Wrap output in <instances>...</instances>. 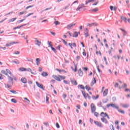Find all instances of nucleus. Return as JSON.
Wrapping results in <instances>:
<instances>
[{
    "label": "nucleus",
    "mask_w": 130,
    "mask_h": 130,
    "mask_svg": "<svg viewBox=\"0 0 130 130\" xmlns=\"http://www.w3.org/2000/svg\"><path fill=\"white\" fill-rule=\"evenodd\" d=\"M110 9L111 10V11H113V6H110Z\"/></svg>",
    "instance_id": "63"
},
{
    "label": "nucleus",
    "mask_w": 130,
    "mask_h": 130,
    "mask_svg": "<svg viewBox=\"0 0 130 130\" xmlns=\"http://www.w3.org/2000/svg\"><path fill=\"white\" fill-rule=\"evenodd\" d=\"M107 107H114V104H109L107 105Z\"/></svg>",
    "instance_id": "36"
},
{
    "label": "nucleus",
    "mask_w": 130,
    "mask_h": 130,
    "mask_svg": "<svg viewBox=\"0 0 130 130\" xmlns=\"http://www.w3.org/2000/svg\"><path fill=\"white\" fill-rule=\"evenodd\" d=\"M19 71H20V72H26L27 71V69L21 67L19 69Z\"/></svg>",
    "instance_id": "17"
},
{
    "label": "nucleus",
    "mask_w": 130,
    "mask_h": 130,
    "mask_svg": "<svg viewBox=\"0 0 130 130\" xmlns=\"http://www.w3.org/2000/svg\"><path fill=\"white\" fill-rule=\"evenodd\" d=\"M82 94L83 95V96L84 97L85 99H87L88 98V99H91V96L90 95H89V94L88 93H86V92H85V91H81Z\"/></svg>",
    "instance_id": "5"
},
{
    "label": "nucleus",
    "mask_w": 130,
    "mask_h": 130,
    "mask_svg": "<svg viewBox=\"0 0 130 130\" xmlns=\"http://www.w3.org/2000/svg\"><path fill=\"white\" fill-rule=\"evenodd\" d=\"M118 112H120V113H122V114H124L125 112L124 111H123V110H118Z\"/></svg>",
    "instance_id": "39"
},
{
    "label": "nucleus",
    "mask_w": 130,
    "mask_h": 130,
    "mask_svg": "<svg viewBox=\"0 0 130 130\" xmlns=\"http://www.w3.org/2000/svg\"><path fill=\"white\" fill-rule=\"evenodd\" d=\"M60 47H61V45H58L56 48L58 49V50H60Z\"/></svg>",
    "instance_id": "47"
},
{
    "label": "nucleus",
    "mask_w": 130,
    "mask_h": 130,
    "mask_svg": "<svg viewBox=\"0 0 130 130\" xmlns=\"http://www.w3.org/2000/svg\"><path fill=\"white\" fill-rule=\"evenodd\" d=\"M83 69L84 70V71H85V72H87L88 71V68L87 67H84L83 68Z\"/></svg>",
    "instance_id": "55"
},
{
    "label": "nucleus",
    "mask_w": 130,
    "mask_h": 130,
    "mask_svg": "<svg viewBox=\"0 0 130 130\" xmlns=\"http://www.w3.org/2000/svg\"><path fill=\"white\" fill-rule=\"evenodd\" d=\"M26 71H27V72H30L31 74H32V75H35V74H34L33 72H32V70H31V69L30 68L26 69Z\"/></svg>",
    "instance_id": "38"
},
{
    "label": "nucleus",
    "mask_w": 130,
    "mask_h": 130,
    "mask_svg": "<svg viewBox=\"0 0 130 130\" xmlns=\"http://www.w3.org/2000/svg\"><path fill=\"white\" fill-rule=\"evenodd\" d=\"M36 45H38V46H40L41 45V42L38 41V40H36Z\"/></svg>",
    "instance_id": "27"
},
{
    "label": "nucleus",
    "mask_w": 130,
    "mask_h": 130,
    "mask_svg": "<svg viewBox=\"0 0 130 130\" xmlns=\"http://www.w3.org/2000/svg\"><path fill=\"white\" fill-rule=\"evenodd\" d=\"M14 53V54H20V52L16 51V52H15Z\"/></svg>",
    "instance_id": "62"
},
{
    "label": "nucleus",
    "mask_w": 130,
    "mask_h": 130,
    "mask_svg": "<svg viewBox=\"0 0 130 130\" xmlns=\"http://www.w3.org/2000/svg\"><path fill=\"white\" fill-rule=\"evenodd\" d=\"M98 11H99V8H95L91 10L93 13H96V12H98Z\"/></svg>",
    "instance_id": "24"
},
{
    "label": "nucleus",
    "mask_w": 130,
    "mask_h": 130,
    "mask_svg": "<svg viewBox=\"0 0 130 130\" xmlns=\"http://www.w3.org/2000/svg\"><path fill=\"white\" fill-rule=\"evenodd\" d=\"M41 76H42V77H47V76H48V74H47V72H43L41 74Z\"/></svg>",
    "instance_id": "23"
},
{
    "label": "nucleus",
    "mask_w": 130,
    "mask_h": 130,
    "mask_svg": "<svg viewBox=\"0 0 130 130\" xmlns=\"http://www.w3.org/2000/svg\"><path fill=\"white\" fill-rule=\"evenodd\" d=\"M49 10H51V7L45 9L43 11V12H44V11H48Z\"/></svg>",
    "instance_id": "59"
},
{
    "label": "nucleus",
    "mask_w": 130,
    "mask_h": 130,
    "mask_svg": "<svg viewBox=\"0 0 130 130\" xmlns=\"http://www.w3.org/2000/svg\"><path fill=\"white\" fill-rule=\"evenodd\" d=\"M4 77H3V74H0V80H3Z\"/></svg>",
    "instance_id": "58"
},
{
    "label": "nucleus",
    "mask_w": 130,
    "mask_h": 130,
    "mask_svg": "<svg viewBox=\"0 0 130 130\" xmlns=\"http://www.w3.org/2000/svg\"><path fill=\"white\" fill-rule=\"evenodd\" d=\"M98 24L96 23H88L87 26L89 27H92V26H98Z\"/></svg>",
    "instance_id": "14"
},
{
    "label": "nucleus",
    "mask_w": 130,
    "mask_h": 130,
    "mask_svg": "<svg viewBox=\"0 0 130 130\" xmlns=\"http://www.w3.org/2000/svg\"><path fill=\"white\" fill-rule=\"evenodd\" d=\"M72 36L75 38L78 37V36H79V35H78V32L75 31L73 34Z\"/></svg>",
    "instance_id": "25"
},
{
    "label": "nucleus",
    "mask_w": 130,
    "mask_h": 130,
    "mask_svg": "<svg viewBox=\"0 0 130 130\" xmlns=\"http://www.w3.org/2000/svg\"><path fill=\"white\" fill-rule=\"evenodd\" d=\"M21 82L23 84H26L27 83V79L25 78H22L21 79Z\"/></svg>",
    "instance_id": "15"
},
{
    "label": "nucleus",
    "mask_w": 130,
    "mask_h": 130,
    "mask_svg": "<svg viewBox=\"0 0 130 130\" xmlns=\"http://www.w3.org/2000/svg\"><path fill=\"white\" fill-rule=\"evenodd\" d=\"M48 45L49 46V47H52L53 45H52V44L51 43V42H50V41H48Z\"/></svg>",
    "instance_id": "37"
},
{
    "label": "nucleus",
    "mask_w": 130,
    "mask_h": 130,
    "mask_svg": "<svg viewBox=\"0 0 130 130\" xmlns=\"http://www.w3.org/2000/svg\"><path fill=\"white\" fill-rule=\"evenodd\" d=\"M85 89L87 90V91H90V90H91V88L88 85L85 86Z\"/></svg>",
    "instance_id": "34"
},
{
    "label": "nucleus",
    "mask_w": 130,
    "mask_h": 130,
    "mask_svg": "<svg viewBox=\"0 0 130 130\" xmlns=\"http://www.w3.org/2000/svg\"><path fill=\"white\" fill-rule=\"evenodd\" d=\"M118 83H116L115 84V87H118Z\"/></svg>",
    "instance_id": "64"
},
{
    "label": "nucleus",
    "mask_w": 130,
    "mask_h": 130,
    "mask_svg": "<svg viewBox=\"0 0 130 130\" xmlns=\"http://www.w3.org/2000/svg\"><path fill=\"white\" fill-rule=\"evenodd\" d=\"M84 35H85V37H88L89 36V30L87 28L86 29V32H84Z\"/></svg>",
    "instance_id": "21"
},
{
    "label": "nucleus",
    "mask_w": 130,
    "mask_h": 130,
    "mask_svg": "<svg viewBox=\"0 0 130 130\" xmlns=\"http://www.w3.org/2000/svg\"><path fill=\"white\" fill-rule=\"evenodd\" d=\"M80 58H81V57H80V56H77L76 57V60H79V59H80Z\"/></svg>",
    "instance_id": "56"
},
{
    "label": "nucleus",
    "mask_w": 130,
    "mask_h": 130,
    "mask_svg": "<svg viewBox=\"0 0 130 130\" xmlns=\"http://www.w3.org/2000/svg\"><path fill=\"white\" fill-rule=\"evenodd\" d=\"M49 101V98H48V96H46V103H48V101Z\"/></svg>",
    "instance_id": "49"
},
{
    "label": "nucleus",
    "mask_w": 130,
    "mask_h": 130,
    "mask_svg": "<svg viewBox=\"0 0 130 130\" xmlns=\"http://www.w3.org/2000/svg\"><path fill=\"white\" fill-rule=\"evenodd\" d=\"M6 71L7 72H8V73L10 75H7L8 80L9 81L11 82V84L12 85H13V81H14V80H16V77H15V76H14V75H13V73H12V72L10 71V70L7 69Z\"/></svg>",
    "instance_id": "1"
},
{
    "label": "nucleus",
    "mask_w": 130,
    "mask_h": 130,
    "mask_svg": "<svg viewBox=\"0 0 130 130\" xmlns=\"http://www.w3.org/2000/svg\"><path fill=\"white\" fill-rule=\"evenodd\" d=\"M63 42L64 44H65V45H68V42H67V41H66V40H63Z\"/></svg>",
    "instance_id": "57"
},
{
    "label": "nucleus",
    "mask_w": 130,
    "mask_h": 130,
    "mask_svg": "<svg viewBox=\"0 0 130 130\" xmlns=\"http://www.w3.org/2000/svg\"><path fill=\"white\" fill-rule=\"evenodd\" d=\"M121 20H123V21L125 22V23H126V21H127V19L126 18V17L121 16Z\"/></svg>",
    "instance_id": "32"
},
{
    "label": "nucleus",
    "mask_w": 130,
    "mask_h": 130,
    "mask_svg": "<svg viewBox=\"0 0 130 130\" xmlns=\"http://www.w3.org/2000/svg\"><path fill=\"white\" fill-rule=\"evenodd\" d=\"M13 44H16V42H11V43H10L9 44H7L6 45V46L7 47H8V46H11V45H13Z\"/></svg>",
    "instance_id": "20"
},
{
    "label": "nucleus",
    "mask_w": 130,
    "mask_h": 130,
    "mask_svg": "<svg viewBox=\"0 0 130 130\" xmlns=\"http://www.w3.org/2000/svg\"><path fill=\"white\" fill-rule=\"evenodd\" d=\"M56 71L59 72V73H61V72H63L64 74H67V71H66V70H59L58 69H56Z\"/></svg>",
    "instance_id": "19"
},
{
    "label": "nucleus",
    "mask_w": 130,
    "mask_h": 130,
    "mask_svg": "<svg viewBox=\"0 0 130 130\" xmlns=\"http://www.w3.org/2000/svg\"><path fill=\"white\" fill-rule=\"evenodd\" d=\"M13 63H16V64H20V62L19 61H12Z\"/></svg>",
    "instance_id": "45"
},
{
    "label": "nucleus",
    "mask_w": 130,
    "mask_h": 130,
    "mask_svg": "<svg viewBox=\"0 0 130 130\" xmlns=\"http://www.w3.org/2000/svg\"><path fill=\"white\" fill-rule=\"evenodd\" d=\"M94 84H96V79L95 78H93V80L91 83V85L93 86Z\"/></svg>",
    "instance_id": "30"
},
{
    "label": "nucleus",
    "mask_w": 130,
    "mask_h": 130,
    "mask_svg": "<svg viewBox=\"0 0 130 130\" xmlns=\"http://www.w3.org/2000/svg\"><path fill=\"white\" fill-rule=\"evenodd\" d=\"M90 110L92 112V113H94L95 111H96V106L94 103H91L90 104Z\"/></svg>",
    "instance_id": "4"
},
{
    "label": "nucleus",
    "mask_w": 130,
    "mask_h": 130,
    "mask_svg": "<svg viewBox=\"0 0 130 130\" xmlns=\"http://www.w3.org/2000/svg\"><path fill=\"white\" fill-rule=\"evenodd\" d=\"M72 83L73 84V85H74V86H77V85H78V83H77V81L76 80L72 81Z\"/></svg>",
    "instance_id": "33"
},
{
    "label": "nucleus",
    "mask_w": 130,
    "mask_h": 130,
    "mask_svg": "<svg viewBox=\"0 0 130 130\" xmlns=\"http://www.w3.org/2000/svg\"><path fill=\"white\" fill-rule=\"evenodd\" d=\"M121 106H122V107H123V108H127L129 105L127 104H121Z\"/></svg>",
    "instance_id": "18"
},
{
    "label": "nucleus",
    "mask_w": 130,
    "mask_h": 130,
    "mask_svg": "<svg viewBox=\"0 0 130 130\" xmlns=\"http://www.w3.org/2000/svg\"><path fill=\"white\" fill-rule=\"evenodd\" d=\"M97 70L99 72V73H101V71L100 70V69H99V66L97 67Z\"/></svg>",
    "instance_id": "60"
},
{
    "label": "nucleus",
    "mask_w": 130,
    "mask_h": 130,
    "mask_svg": "<svg viewBox=\"0 0 130 130\" xmlns=\"http://www.w3.org/2000/svg\"><path fill=\"white\" fill-rule=\"evenodd\" d=\"M11 101L13 103H17V100H16V99H12L11 100Z\"/></svg>",
    "instance_id": "46"
},
{
    "label": "nucleus",
    "mask_w": 130,
    "mask_h": 130,
    "mask_svg": "<svg viewBox=\"0 0 130 130\" xmlns=\"http://www.w3.org/2000/svg\"><path fill=\"white\" fill-rule=\"evenodd\" d=\"M36 84L37 86L39 87V88H40L41 89H42V90H44V88H43V85L39 83L38 82H36Z\"/></svg>",
    "instance_id": "7"
},
{
    "label": "nucleus",
    "mask_w": 130,
    "mask_h": 130,
    "mask_svg": "<svg viewBox=\"0 0 130 130\" xmlns=\"http://www.w3.org/2000/svg\"><path fill=\"white\" fill-rule=\"evenodd\" d=\"M52 50H53V51H54V52H56V49H55V48H53V47H51Z\"/></svg>",
    "instance_id": "48"
},
{
    "label": "nucleus",
    "mask_w": 130,
    "mask_h": 130,
    "mask_svg": "<svg viewBox=\"0 0 130 130\" xmlns=\"http://www.w3.org/2000/svg\"><path fill=\"white\" fill-rule=\"evenodd\" d=\"M95 54H96V55H100V56H101V55H102L101 51H98V50L97 49H95Z\"/></svg>",
    "instance_id": "13"
},
{
    "label": "nucleus",
    "mask_w": 130,
    "mask_h": 130,
    "mask_svg": "<svg viewBox=\"0 0 130 130\" xmlns=\"http://www.w3.org/2000/svg\"><path fill=\"white\" fill-rule=\"evenodd\" d=\"M74 26H76V23H72L67 25V29H71L72 27H74Z\"/></svg>",
    "instance_id": "9"
},
{
    "label": "nucleus",
    "mask_w": 130,
    "mask_h": 130,
    "mask_svg": "<svg viewBox=\"0 0 130 130\" xmlns=\"http://www.w3.org/2000/svg\"><path fill=\"white\" fill-rule=\"evenodd\" d=\"M32 7H33V5H32V6H29L26 7L25 9H26V10H28V9H30V8H32Z\"/></svg>",
    "instance_id": "53"
},
{
    "label": "nucleus",
    "mask_w": 130,
    "mask_h": 130,
    "mask_svg": "<svg viewBox=\"0 0 130 130\" xmlns=\"http://www.w3.org/2000/svg\"><path fill=\"white\" fill-rule=\"evenodd\" d=\"M94 122L95 123V125H97V126H99V127H102L103 126V124H102V123H101V122L94 121Z\"/></svg>",
    "instance_id": "6"
},
{
    "label": "nucleus",
    "mask_w": 130,
    "mask_h": 130,
    "mask_svg": "<svg viewBox=\"0 0 130 130\" xmlns=\"http://www.w3.org/2000/svg\"><path fill=\"white\" fill-rule=\"evenodd\" d=\"M69 45L70 46L71 48H72V49H73L74 48L73 47H77V45H76V43H69Z\"/></svg>",
    "instance_id": "11"
},
{
    "label": "nucleus",
    "mask_w": 130,
    "mask_h": 130,
    "mask_svg": "<svg viewBox=\"0 0 130 130\" xmlns=\"http://www.w3.org/2000/svg\"><path fill=\"white\" fill-rule=\"evenodd\" d=\"M24 21H25V19H22L19 21L18 23H22V22H24Z\"/></svg>",
    "instance_id": "61"
},
{
    "label": "nucleus",
    "mask_w": 130,
    "mask_h": 130,
    "mask_svg": "<svg viewBox=\"0 0 130 130\" xmlns=\"http://www.w3.org/2000/svg\"><path fill=\"white\" fill-rule=\"evenodd\" d=\"M85 6L84 4H81L79 5L78 8L76 9V11H79V12L81 11V9H83V8H84Z\"/></svg>",
    "instance_id": "8"
},
{
    "label": "nucleus",
    "mask_w": 130,
    "mask_h": 130,
    "mask_svg": "<svg viewBox=\"0 0 130 130\" xmlns=\"http://www.w3.org/2000/svg\"><path fill=\"white\" fill-rule=\"evenodd\" d=\"M24 100H26V101H27L26 103H27L28 104H29V103H30V101L27 98H24Z\"/></svg>",
    "instance_id": "44"
},
{
    "label": "nucleus",
    "mask_w": 130,
    "mask_h": 130,
    "mask_svg": "<svg viewBox=\"0 0 130 130\" xmlns=\"http://www.w3.org/2000/svg\"><path fill=\"white\" fill-rule=\"evenodd\" d=\"M54 24H55V25L56 26H57V25H60V22H59L58 21H55L54 22Z\"/></svg>",
    "instance_id": "35"
},
{
    "label": "nucleus",
    "mask_w": 130,
    "mask_h": 130,
    "mask_svg": "<svg viewBox=\"0 0 130 130\" xmlns=\"http://www.w3.org/2000/svg\"><path fill=\"white\" fill-rule=\"evenodd\" d=\"M36 61H37V66H39V62H40V59L39 58H37Z\"/></svg>",
    "instance_id": "41"
},
{
    "label": "nucleus",
    "mask_w": 130,
    "mask_h": 130,
    "mask_svg": "<svg viewBox=\"0 0 130 130\" xmlns=\"http://www.w3.org/2000/svg\"><path fill=\"white\" fill-rule=\"evenodd\" d=\"M108 94V89H105V91L103 92V95L106 96Z\"/></svg>",
    "instance_id": "28"
},
{
    "label": "nucleus",
    "mask_w": 130,
    "mask_h": 130,
    "mask_svg": "<svg viewBox=\"0 0 130 130\" xmlns=\"http://www.w3.org/2000/svg\"><path fill=\"white\" fill-rule=\"evenodd\" d=\"M16 20H17L16 17L10 19L9 20V22H10V23H12L13 22H15V21H16Z\"/></svg>",
    "instance_id": "26"
},
{
    "label": "nucleus",
    "mask_w": 130,
    "mask_h": 130,
    "mask_svg": "<svg viewBox=\"0 0 130 130\" xmlns=\"http://www.w3.org/2000/svg\"><path fill=\"white\" fill-rule=\"evenodd\" d=\"M52 77L55 80H56V81H58V82H61V80H64L66 79V76H62L61 75H53Z\"/></svg>",
    "instance_id": "3"
},
{
    "label": "nucleus",
    "mask_w": 130,
    "mask_h": 130,
    "mask_svg": "<svg viewBox=\"0 0 130 130\" xmlns=\"http://www.w3.org/2000/svg\"><path fill=\"white\" fill-rule=\"evenodd\" d=\"M62 97H63V99H66V98H67V94L63 93L62 94Z\"/></svg>",
    "instance_id": "50"
},
{
    "label": "nucleus",
    "mask_w": 130,
    "mask_h": 130,
    "mask_svg": "<svg viewBox=\"0 0 130 130\" xmlns=\"http://www.w3.org/2000/svg\"><path fill=\"white\" fill-rule=\"evenodd\" d=\"M100 116L102 117V118H101L102 121L103 122H104L105 123H107V119L105 118L107 117L109 119V116H108L107 113L102 112L100 113Z\"/></svg>",
    "instance_id": "2"
},
{
    "label": "nucleus",
    "mask_w": 130,
    "mask_h": 130,
    "mask_svg": "<svg viewBox=\"0 0 130 130\" xmlns=\"http://www.w3.org/2000/svg\"><path fill=\"white\" fill-rule=\"evenodd\" d=\"M95 0H87L85 2V5H88V4H89L90 3H94V1Z\"/></svg>",
    "instance_id": "22"
},
{
    "label": "nucleus",
    "mask_w": 130,
    "mask_h": 130,
    "mask_svg": "<svg viewBox=\"0 0 130 130\" xmlns=\"http://www.w3.org/2000/svg\"><path fill=\"white\" fill-rule=\"evenodd\" d=\"M23 26H26V24L21 25L20 26H17L14 27V30H16V29H20V28H22Z\"/></svg>",
    "instance_id": "29"
},
{
    "label": "nucleus",
    "mask_w": 130,
    "mask_h": 130,
    "mask_svg": "<svg viewBox=\"0 0 130 130\" xmlns=\"http://www.w3.org/2000/svg\"><path fill=\"white\" fill-rule=\"evenodd\" d=\"M78 74H79V76H80V77H83V75H84V73H83L82 69H79Z\"/></svg>",
    "instance_id": "12"
},
{
    "label": "nucleus",
    "mask_w": 130,
    "mask_h": 130,
    "mask_svg": "<svg viewBox=\"0 0 130 130\" xmlns=\"http://www.w3.org/2000/svg\"><path fill=\"white\" fill-rule=\"evenodd\" d=\"M1 73L2 74H4V75H6V76H8L9 74L7 70H2L1 71Z\"/></svg>",
    "instance_id": "16"
},
{
    "label": "nucleus",
    "mask_w": 130,
    "mask_h": 130,
    "mask_svg": "<svg viewBox=\"0 0 130 130\" xmlns=\"http://www.w3.org/2000/svg\"><path fill=\"white\" fill-rule=\"evenodd\" d=\"M26 13V11H22L18 13L19 16H21V15H24Z\"/></svg>",
    "instance_id": "43"
},
{
    "label": "nucleus",
    "mask_w": 130,
    "mask_h": 130,
    "mask_svg": "<svg viewBox=\"0 0 130 130\" xmlns=\"http://www.w3.org/2000/svg\"><path fill=\"white\" fill-rule=\"evenodd\" d=\"M94 116H96V117H98V116H99V113H98V112H94Z\"/></svg>",
    "instance_id": "42"
},
{
    "label": "nucleus",
    "mask_w": 130,
    "mask_h": 130,
    "mask_svg": "<svg viewBox=\"0 0 130 130\" xmlns=\"http://www.w3.org/2000/svg\"><path fill=\"white\" fill-rule=\"evenodd\" d=\"M78 87L80 89H82V90H85V86L83 85H79Z\"/></svg>",
    "instance_id": "31"
},
{
    "label": "nucleus",
    "mask_w": 130,
    "mask_h": 130,
    "mask_svg": "<svg viewBox=\"0 0 130 130\" xmlns=\"http://www.w3.org/2000/svg\"><path fill=\"white\" fill-rule=\"evenodd\" d=\"M98 3H99V1H97L95 3L92 4V6H97V5H98Z\"/></svg>",
    "instance_id": "52"
},
{
    "label": "nucleus",
    "mask_w": 130,
    "mask_h": 130,
    "mask_svg": "<svg viewBox=\"0 0 130 130\" xmlns=\"http://www.w3.org/2000/svg\"><path fill=\"white\" fill-rule=\"evenodd\" d=\"M31 15H33V13H29L26 15V17H30Z\"/></svg>",
    "instance_id": "54"
},
{
    "label": "nucleus",
    "mask_w": 130,
    "mask_h": 130,
    "mask_svg": "<svg viewBox=\"0 0 130 130\" xmlns=\"http://www.w3.org/2000/svg\"><path fill=\"white\" fill-rule=\"evenodd\" d=\"M78 66L76 64H74V67H71L72 70L74 71V73H76L77 72V68ZM75 68V69H74Z\"/></svg>",
    "instance_id": "10"
},
{
    "label": "nucleus",
    "mask_w": 130,
    "mask_h": 130,
    "mask_svg": "<svg viewBox=\"0 0 130 130\" xmlns=\"http://www.w3.org/2000/svg\"><path fill=\"white\" fill-rule=\"evenodd\" d=\"M82 54L84 56H86V55H87V53H86V50H85V49H83Z\"/></svg>",
    "instance_id": "40"
},
{
    "label": "nucleus",
    "mask_w": 130,
    "mask_h": 130,
    "mask_svg": "<svg viewBox=\"0 0 130 130\" xmlns=\"http://www.w3.org/2000/svg\"><path fill=\"white\" fill-rule=\"evenodd\" d=\"M56 126L57 128H59V127H60V126H59V124H58V123H56Z\"/></svg>",
    "instance_id": "51"
}]
</instances>
